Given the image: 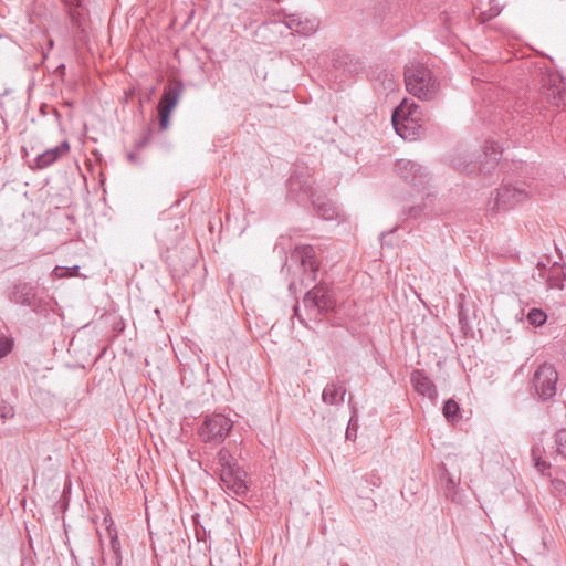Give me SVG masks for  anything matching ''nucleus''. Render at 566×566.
Returning <instances> with one entry per match:
<instances>
[{
    "label": "nucleus",
    "instance_id": "1",
    "mask_svg": "<svg viewBox=\"0 0 566 566\" xmlns=\"http://www.w3.org/2000/svg\"><path fill=\"white\" fill-rule=\"evenodd\" d=\"M405 84L407 91L422 101H431L438 96L440 82L424 64L412 62L405 67Z\"/></svg>",
    "mask_w": 566,
    "mask_h": 566
},
{
    "label": "nucleus",
    "instance_id": "2",
    "mask_svg": "<svg viewBox=\"0 0 566 566\" xmlns=\"http://www.w3.org/2000/svg\"><path fill=\"white\" fill-rule=\"evenodd\" d=\"M419 106L405 98L392 112L391 122L396 133L405 140H415L421 135Z\"/></svg>",
    "mask_w": 566,
    "mask_h": 566
},
{
    "label": "nucleus",
    "instance_id": "3",
    "mask_svg": "<svg viewBox=\"0 0 566 566\" xmlns=\"http://www.w3.org/2000/svg\"><path fill=\"white\" fill-rule=\"evenodd\" d=\"M9 300L14 304L31 308L38 315L46 316L51 311L46 297L39 295L38 286L29 282L14 283Z\"/></svg>",
    "mask_w": 566,
    "mask_h": 566
},
{
    "label": "nucleus",
    "instance_id": "4",
    "mask_svg": "<svg viewBox=\"0 0 566 566\" xmlns=\"http://www.w3.org/2000/svg\"><path fill=\"white\" fill-rule=\"evenodd\" d=\"M501 155L502 147L496 142L486 140L484 145V161L478 164L474 161H468L464 158H454L452 160V166L467 175H472L478 171L489 174L497 165Z\"/></svg>",
    "mask_w": 566,
    "mask_h": 566
},
{
    "label": "nucleus",
    "instance_id": "5",
    "mask_svg": "<svg viewBox=\"0 0 566 566\" xmlns=\"http://www.w3.org/2000/svg\"><path fill=\"white\" fill-rule=\"evenodd\" d=\"M543 102H538L535 93L524 94L518 96L512 105V112L509 114V119L512 126L509 129H517L515 126H521L522 129L527 125L535 113H541Z\"/></svg>",
    "mask_w": 566,
    "mask_h": 566
},
{
    "label": "nucleus",
    "instance_id": "6",
    "mask_svg": "<svg viewBox=\"0 0 566 566\" xmlns=\"http://www.w3.org/2000/svg\"><path fill=\"white\" fill-rule=\"evenodd\" d=\"M558 373L551 364H542L534 373L532 388L538 399L546 401L556 396Z\"/></svg>",
    "mask_w": 566,
    "mask_h": 566
},
{
    "label": "nucleus",
    "instance_id": "7",
    "mask_svg": "<svg viewBox=\"0 0 566 566\" xmlns=\"http://www.w3.org/2000/svg\"><path fill=\"white\" fill-rule=\"evenodd\" d=\"M233 422L222 413H213L205 417L198 433L205 442L220 443L230 433Z\"/></svg>",
    "mask_w": 566,
    "mask_h": 566
},
{
    "label": "nucleus",
    "instance_id": "8",
    "mask_svg": "<svg viewBox=\"0 0 566 566\" xmlns=\"http://www.w3.org/2000/svg\"><path fill=\"white\" fill-rule=\"evenodd\" d=\"M287 189L289 196L293 197L298 203L313 199L315 192L307 167L296 166L287 180Z\"/></svg>",
    "mask_w": 566,
    "mask_h": 566
},
{
    "label": "nucleus",
    "instance_id": "9",
    "mask_svg": "<svg viewBox=\"0 0 566 566\" xmlns=\"http://www.w3.org/2000/svg\"><path fill=\"white\" fill-rule=\"evenodd\" d=\"M332 66L333 70L329 71L328 77L333 78L335 82H339V84L352 76L359 74L364 69L359 59L343 51H336L333 53Z\"/></svg>",
    "mask_w": 566,
    "mask_h": 566
},
{
    "label": "nucleus",
    "instance_id": "10",
    "mask_svg": "<svg viewBox=\"0 0 566 566\" xmlns=\"http://www.w3.org/2000/svg\"><path fill=\"white\" fill-rule=\"evenodd\" d=\"M303 303L307 310H315L317 314H327L336 307L334 291L326 284H317L304 296Z\"/></svg>",
    "mask_w": 566,
    "mask_h": 566
},
{
    "label": "nucleus",
    "instance_id": "11",
    "mask_svg": "<svg viewBox=\"0 0 566 566\" xmlns=\"http://www.w3.org/2000/svg\"><path fill=\"white\" fill-rule=\"evenodd\" d=\"M528 197V190L524 184H505L497 189L493 210H509Z\"/></svg>",
    "mask_w": 566,
    "mask_h": 566
},
{
    "label": "nucleus",
    "instance_id": "12",
    "mask_svg": "<svg viewBox=\"0 0 566 566\" xmlns=\"http://www.w3.org/2000/svg\"><path fill=\"white\" fill-rule=\"evenodd\" d=\"M542 94L547 103L559 106L564 102L566 95V81L557 72H546L542 74Z\"/></svg>",
    "mask_w": 566,
    "mask_h": 566
},
{
    "label": "nucleus",
    "instance_id": "13",
    "mask_svg": "<svg viewBox=\"0 0 566 566\" xmlns=\"http://www.w3.org/2000/svg\"><path fill=\"white\" fill-rule=\"evenodd\" d=\"M220 481L224 489L237 496H245L249 491L247 472L239 465L232 469H220Z\"/></svg>",
    "mask_w": 566,
    "mask_h": 566
},
{
    "label": "nucleus",
    "instance_id": "14",
    "mask_svg": "<svg viewBox=\"0 0 566 566\" xmlns=\"http://www.w3.org/2000/svg\"><path fill=\"white\" fill-rule=\"evenodd\" d=\"M396 172L413 187H423L427 182L428 172L424 167L409 159H398L395 165Z\"/></svg>",
    "mask_w": 566,
    "mask_h": 566
},
{
    "label": "nucleus",
    "instance_id": "15",
    "mask_svg": "<svg viewBox=\"0 0 566 566\" xmlns=\"http://www.w3.org/2000/svg\"><path fill=\"white\" fill-rule=\"evenodd\" d=\"M292 258H295L300 261L304 275L310 281L316 280V275L319 270V261L316 258V252L312 245L296 247L292 253Z\"/></svg>",
    "mask_w": 566,
    "mask_h": 566
},
{
    "label": "nucleus",
    "instance_id": "16",
    "mask_svg": "<svg viewBox=\"0 0 566 566\" xmlns=\"http://www.w3.org/2000/svg\"><path fill=\"white\" fill-rule=\"evenodd\" d=\"M410 380L413 389L421 396L428 397L430 400H436L438 397L436 385L424 374L423 370L415 369L411 373Z\"/></svg>",
    "mask_w": 566,
    "mask_h": 566
},
{
    "label": "nucleus",
    "instance_id": "17",
    "mask_svg": "<svg viewBox=\"0 0 566 566\" xmlns=\"http://www.w3.org/2000/svg\"><path fill=\"white\" fill-rule=\"evenodd\" d=\"M70 150L69 142L64 140L60 145L54 148L48 149L42 154L38 155L35 158V168L44 169L53 165L57 159H60L63 155L67 154Z\"/></svg>",
    "mask_w": 566,
    "mask_h": 566
},
{
    "label": "nucleus",
    "instance_id": "18",
    "mask_svg": "<svg viewBox=\"0 0 566 566\" xmlns=\"http://www.w3.org/2000/svg\"><path fill=\"white\" fill-rule=\"evenodd\" d=\"M182 92L184 85L180 81L175 82L174 84H169L164 88V93L161 95L158 107L168 112H172L179 103Z\"/></svg>",
    "mask_w": 566,
    "mask_h": 566
},
{
    "label": "nucleus",
    "instance_id": "19",
    "mask_svg": "<svg viewBox=\"0 0 566 566\" xmlns=\"http://www.w3.org/2000/svg\"><path fill=\"white\" fill-rule=\"evenodd\" d=\"M316 214L324 220H334L338 217L337 207L325 196H314L311 200Z\"/></svg>",
    "mask_w": 566,
    "mask_h": 566
},
{
    "label": "nucleus",
    "instance_id": "20",
    "mask_svg": "<svg viewBox=\"0 0 566 566\" xmlns=\"http://www.w3.org/2000/svg\"><path fill=\"white\" fill-rule=\"evenodd\" d=\"M346 388L339 384L331 382L325 386L322 392V400L326 405H340L344 401Z\"/></svg>",
    "mask_w": 566,
    "mask_h": 566
},
{
    "label": "nucleus",
    "instance_id": "21",
    "mask_svg": "<svg viewBox=\"0 0 566 566\" xmlns=\"http://www.w3.org/2000/svg\"><path fill=\"white\" fill-rule=\"evenodd\" d=\"M534 467L542 475H551V463L542 459V451L538 447L532 449Z\"/></svg>",
    "mask_w": 566,
    "mask_h": 566
},
{
    "label": "nucleus",
    "instance_id": "22",
    "mask_svg": "<svg viewBox=\"0 0 566 566\" xmlns=\"http://www.w3.org/2000/svg\"><path fill=\"white\" fill-rule=\"evenodd\" d=\"M443 416L449 422H457L461 415H460V407L453 399H448L443 403L442 408Z\"/></svg>",
    "mask_w": 566,
    "mask_h": 566
},
{
    "label": "nucleus",
    "instance_id": "23",
    "mask_svg": "<svg viewBox=\"0 0 566 566\" xmlns=\"http://www.w3.org/2000/svg\"><path fill=\"white\" fill-rule=\"evenodd\" d=\"M217 462L221 469H232L238 465L237 460L229 450L222 448L217 454Z\"/></svg>",
    "mask_w": 566,
    "mask_h": 566
},
{
    "label": "nucleus",
    "instance_id": "24",
    "mask_svg": "<svg viewBox=\"0 0 566 566\" xmlns=\"http://www.w3.org/2000/svg\"><path fill=\"white\" fill-rule=\"evenodd\" d=\"M527 321L531 325L542 326L547 319V314L541 308H531L527 313Z\"/></svg>",
    "mask_w": 566,
    "mask_h": 566
},
{
    "label": "nucleus",
    "instance_id": "25",
    "mask_svg": "<svg viewBox=\"0 0 566 566\" xmlns=\"http://www.w3.org/2000/svg\"><path fill=\"white\" fill-rule=\"evenodd\" d=\"M501 12V8L495 3V0L490 1V9L486 11H481L478 19L481 23L492 20L497 17Z\"/></svg>",
    "mask_w": 566,
    "mask_h": 566
},
{
    "label": "nucleus",
    "instance_id": "26",
    "mask_svg": "<svg viewBox=\"0 0 566 566\" xmlns=\"http://www.w3.org/2000/svg\"><path fill=\"white\" fill-rule=\"evenodd\" d=\"M318 28V21L316 19H306L302 21V25L295 29V32L301 33L303 35L313 34Z\"/></svg>",
    "mask_w": 566,
    "mask_h": 566
},
{
    "label": "nucleus",
    "instance_id": "27",
    "mask_svg": "<svg viewBox=\"0 0 566 566\" xmlns=\"http://www.w3.org/2000/svg\"><path fill=\"white\" fill-rule=\"evenodd\" d=\"M441 482L446 489V495L451 496V492L454 490L458 481L448 472L446 468H443V472L441 473Z\"/></svg>",
    "mask_w": 566,
    "mask_h": 566
},
{
    "label": "nucleus",
    "instance_id": "28",
    "mask_svg": "<svg viewBox=\"0 0 566 566\" xmlns=\"http://www.w3.org/2000/svg\"><path fill=\"white\" fill-rule=\"evenodd\" d=\"M556 451L566 459V429H560L555 433Z\"/></svg>",
    "mask_w": 566,
    "mask_h": 566
},
{
    "label": "nucleus",
    "instance_id": "29",
    "mask_svg": "<svg viewBox=\"0 0 566 566\" xmlns=\"http://www.w3.org/2000/svg\"><path fill=\"white\" fill-rule=\"evenodd\" d=\"M78 270H80V266L78 265H74L72 268H64V266H55L54 270H53V274L55 276H60V277H66V276H75L77 275L78 273Z\"/></svg>",
    "mask_w": 566,
    "mask_h": 566
},
{
    "label": "nucleus",
    "instance_id": "30",
    "mask_svg": "<svg viewBox=\"0 0 566 566\" xmlns=\"http://www.w3.org/2000/svg\"><path fill=\"white\" fill-rule=\"evenodd\" d=\"M548 287L566 290V276L562 277L559 274H552L547 279Z\"/></svg>",
    "mask_w": 566,
    "mask_h": 566
},
{
    "label": "nucleus",
    "instance_id": "31",
    "mask_svg": "<svg viewBox=\"0 0 566 566\" xmlns=\"http://www.w3.org/2000/svg\"><path fill=\"white\" fill-rule=\"evenodd\" d=\"M69 15H70L71 22L74 27L80 28L82 25L84 14H83L81 8H70Z\"/></svg>",
    "mask_w": 566,
    "mask_h": 566
},
{
    "label": "nucleus",
    "instance_id": "32",
    "mask_svg": "<svg viewBox=\"0 0 566 566\" xmlns=\"http://www.w3.org/2000/svg\"><path fill=\"white\" fill-rule=\"evenodd\" d=\"M13 348L12 338L2 336L0 337V359L6 357L9 353H11Z\"/></svg>",
    "mask_w": 566,
    "mask_h": 566
},
{
    "label": "nucleus",
    "instance_id": "33",
    "mask_svg": "<svg viewBox=\"0 0 566 566\" xmlns=\"http://www.w3.org/2000/svg\"><path fill=\"white\" fill-rule=\"evenodd\" d=\"M14 408L6 401L0 402V418L6 421L14 417Z\"/></svg>",
    "mask_w": 566,
    "mask_h": 566
},
{
    "label": "nucleus",
    "instance_id": "34",
    "mask_svg": "<svg viewBox=\"0 0 566 566\" xmlns=\"http://www.w3.org/2000/svg\"><path fill=\"white\" fill-rule=\"evenodd\" d=\"M158 114H159V126L161 130H166L169 127L170 124V116L171 112L165 111L160 107H158Z\"/></svg>",
    "mask_w": 566,
    "mask_h": 566
},
{
    "label": "nucleus",
    "instance_id": "35",
    "mask_svg": "<svg viewBox=\"0 0 566 566\" xmlns=\"http://www.w3.org/2000/svg\"><path fill=\"white\" fill-rule=\"evenodd\" d=\"M356 417V410H353V416L349 420L347 430H346V439L347 440H355L356 438V428H357V421L354 420Z\"/></svg>",
    "mask_w": 566,
    "mask_h": 566
},
{
    "label": "nucleus",
    "instance_id": "36",
    "mask_svg": "<svg viewBox=\"0 0 566 566\" xmlns=\"http://www.w3.org/2000/svg\"><path fill=\"white\" fill-rule=\"evenodd\" d=\"M151 134H153V130L150 127H148L145 132V134L143 135V137L140 138V140H138L136 144H135V149L137 151L142 150L144 147H146L147 145H149L150 140H151Z\"/></svg>",
    "mask_w": 566,
    "mask_h": 566
},
{
    "label": "nucleus",
    "instance_id": "37",
    "mask_svg": "<svg viewBox=\"0 0 566 566\" xmlns=\"http://www.w3.org/2000/svg\"><path fill=\"white\" fill-rule=\"evenodd\" d=\"M108 533H109V536H111V551H112V553H114V554L122 553L120 552V542H119V538H118V535H117L116 531H113V530L108 528Z\"/></svg>",
    "mask_w": 566,
    "mask_h": 566
},
{
    "label": "nucleus",
    "instance_id": "38",
    "mask_svg": "<svg viewBox=\"0 0 566 566\" xmlns=\"http://www.w3.org/2000/svg\"><path fill=\"white\" fill-rule=\"evenodd\" d=\"M102 562L104 565H107L109 563L111 566H122V553H112L109 557L103 556Z\"/></svg>",
    "mask_w": 566,
    "mask_h": 566
},
{
    "label": "nucleus",
    "instance_id": "39",
    "mask_svg": "<svg viewBox=\"0 0 566 566\" xmlns=\"http://www.w3.org/2000/svg\"><path fill=\"white\" fill-rule=\"evenodd\" d=\"M286 25L289 29L294 30L302 25V19L298 14H291L289 15V20L286 21Z\"/></svg>",
    "mask_w": 566,
    "mask_h": 566
},
{
    "label": "nucleus",
    "instance_id": "40",
    "mask_svg": "<svg viewBox=\"0 0 566 566\" xmlns=\"http://www.w3.org/2000/svg\"><path fill=\"white\" fill-rule=\"evenodd\" d=\"M366 482L373 488H379L381 485V478L378 473L373 472L366 478Z\"/></svg>",
    "mask_w": 566,
    "mask_h": 566
},
{
    "label": "nucleus",
    "instance_id": "41",
    "mask_svg": "<svg viewBox=\"0 0 566 566\" xmlns=\"http://www.w3.org/2000/svg\"><path fill=\"white\" fill-rule=\"evenodd\" d=\"M422 211H423L422 206H413L407 210V214L410 218L417 219L422 214Z\"/></svg>",
    "mask_w": 566,
    "mask_h": 566
},
{
    "label": "nucleus",
    "instance_id": "42",
    "mask_svg": "<svg viewBox=\"0 0 566 566\" xmlns=\"http://www.w3.org/2000/svg\"><path fill=\"white\" fill-rule=\"evenodd\" d=\"M127 160L132 164V165H142V159L139 158L138 154H137V150L135 149L134 151H129L127 154Z\"/></svg>",
    "mask_w": 566,
    "mask_h": 566
},
{
    "label": "nucleus",
    "instance_id": "43",
    "mask_svg": "<svg viewBox=\"0 0 566 566\" xmlns=\"http://www.w3.org/2000/svg\"><path fill=\"white\" fill-rule=\"evenodd\" d=\"M64 2L69 6V9L70 8H81L82 0H64Z\"/></svg>",
    "mask_w": 566,
    "mask_h": 566
},
{
    "label": "nucleus",
    "instance_id": "44",
    "mask_svg": "<svg viewBox=\"0 0 566 566\" xmlns=\"http://www.w3.org/2000/svg\"><path fill=\"white\" fill-rule=\"evenodd\" d=\"M294 316L297 317V319L300 321L301 324H303L304 326H307V324L305 323L304 318L301 316L300 314V308H298V305H295L294 308Z\"/></svg>",
    "mask_w": 566,
    "mask_h": 566
},
{
    "label": "nucleus",
    "instance_id": "45",
    "mask_svg": "<svg viewBox=\"0 0 566 566\" xmlns=\"http://www.w3.org/2000/svg\"><path fill=\"white\" fill-rule=\"evenodd\" d=\"M65 72V65L64 64H61L56 67V73L59 74H64Z\"/></svg>",
    "mask_w": 566,
    "mask_h": 566
},
{
    "label": "nucleus",
    "instance_id": "46",
    "mask_svg": "<svg viewBox=\"0 0 566 566\" xmlns=\"http://www.w3.org/2000/svg\"><path fill=\"white\" fill-rule=\"evenodd\" d=\"M56 119H60L61 115L56 108L53 109Z\"/></svg>",
    "mask_w": 566,
    "mask_h": 566
},
{
    "label": "nucleus",
    "instance_id": "47",
    "mask_svg": "<svg viewBox=\"0 0 566 566\" xmlns=\"http://www.w3.org/2000/svg\"><path fill=\"white\" fill-rule=\"evenodd\" d=\"M557 483V486H560V484H563V481H556Z\"/></svg>",
    "mask_w": 566,
    "mask_h": 566
},
{
    "label": "nucleus",
    "instance_id": "48",
    "mask_svg": "<svg viewBox=\"0 0 566 566\" xmlns=\"http://www.w3.org/2000/svg\"><path fill=\"white\" fill-rule=\"evenodd\" d=\"M557 483V486H560V484H563V481H556Z\"/></svg>",
    "mask_w": 566,
    "mask_h": 566
},
{
    "label": "nucleus",
    "instance_id": "49",
    "mask_svg": "<svg viewBox=\"0 0 566 566\" xmlns=\"http://www.w3.org/2000/svg\"><path fill=\"white\" fill-rule=\"evenodd\" d=\"M342 566H348L347 564H343Z\"/></svg>",
    "mask_w": 566,
    "mask_h": 566
}]
</instances>
